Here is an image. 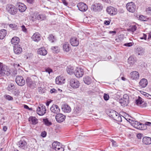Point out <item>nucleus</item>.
<instances>
[{
	"mask_svg": "<svg viewBox=\"0 0 151 151\" xmlns=\"http://www.w3.org/2000/svg\"><path fill=\"white\" fill-rule=\"evenodd\" d=\"M132 125L137 129L144 130L147 129V126H150L151 125V123L149 122H146L144 124L136 121H134L132 123Z\"/></svg>",
	"mask_w": 151,
	"mask_h": 151,
	"instance_id": "1",
	"label": "nucleus"
},
{
	"mask_svg": "<svg viewBox=\"0 0 151 151\" xmlns=\"http://www.w3.org/2000/svg\"><path fill=\"white\" fill-rule=\"evenodd\" d=\"M11 70L8 67L0 62V77L9 76Z\"/></svg>",
	"mask_w": 151,
	"mask_h": 151,
	"instance_id": "2",
	"label": "nucleus"
},
{
	"mask_svg": "<svg viewBox=\"0 0 151 151\" xmlns=\"http://www.w3.org/2000/svg\"><path fill=\"white\" fill-rule=\"evenodd\" d=\"M27 86L31 89L36 88V85L35 81H33L30 77H27L26 80Z\"/></svg>",
	"mask_w": 151,
	"mask_h": 151,
	"instance_id": "3",
	"label": "nucleus"
},
{
	"mask_svg": "<svg viewBox=\"0 0 151 151\" xmlns=\"http://www.w3.org/2000/svg\"><path fill=\"white\" fill-rule=\"evenodd\" d=\"M70 86L73 88H78L80 85V83L77 79L72 78L69 81Z\"/></svg>",
	"mask_w": 151,
	"mask_h": 151,
	"instance_id": "4",
	"label": "nucleus"
},
{
	"mask_svg": "<svg viewBox=\"0 0 151 151\" xmlns=\"http://www.w3.org/2000/svg\"><path fill=\"white\" fill-rule=\"evenodd\" d=\"M46 111L45 106L43 104L39 105L37 109V113L40 116H42L45 114Z\"/></svg>",
	"mask_w": 151,
	"mask_h": 151,
	"instance_id": "5",
	"label": "nucleus"
},
{
	"mask_svg": "<svg viewBox=\"0 0 151 151\" xmlns=\"http://www.w3.org/2000/svg\"><path fill=\"white\" fill-rule=\"evenodd\" d=\"M7 11L10 14L14 15L17 12V9L15 6L12 4H8L6 7Z\"/></svg>",
	"mask_w": 151,
	"mask_h": 151,
	"instance_id": "6",
	"label": "nucleus"
},
{
	"mask_svg": "<svg viewBox=\"0 0 151 151\" xmlns=\"http://www.w3.org/2000/svg\"><path fill=\"white\" fill-rule=\"evenodd\" d=\"M103 9L102 5L99 3H96L91 6V9L95 12L101 11Z\"/></svg>",
	"mask_w": 151,
	"mask_h": 151,
	"instance_id": "7",
	"label": "nucleus"
},
{
	"mask_svg": "<svg viewBox=\"0 0 151 151\" xmlns=\"http://www.w3.org/2000/svg\"><path fill=\"white\" fill-rule=\"evenodd\" d=\"M74 74L77 78L81 77L84 74L83 70L81 68H77L75 70Z\"/></svg>",
	"mask_w": 151,
	"mask_h": 151,
	"instance_id": "8",
	"label": "nucleus"
},
{
	"mask_svg": "<svg viewBox=\"0 0 151 151\" xmlns=\"http://www.w3.org/2000/svg\"><path fill=\"white\" fill-rule=\"evenodd\" d=\"M16 82L19 86H22L25 83V81L22 76H17L16 79Z\"/></svg>",
	"mask_w": 151,
	"mask_h": 151,
	"instance_id": "9",
	"label": "nucleus"
},
{
	"mask_svg": "<svg viewBox=\"0 0 151 151\" xmlns=\"http://www.w3.org/2000/svg\"><path fill=\"white\" fill-rule=\"evenodd\" d=\"M127 9L129 12H133L135 10L136 6L132 2L128 3L126 5Z\"/></svg>",
	"mask_w": 151,
	"mask_h": 151,
	"instance_id": "10",
	"label": "nucleus"
},
{
	"mask_svg": "<svg viewBox=\"0 0 151 151\" xmlns=\"http://www.w3.org/2000/svg\"><path fill=\"white\" fill-rule=\"evenodd\" d=\"M142 100L141 98L139 96L138 98L136 100L135 103L137 105L142 107H145L147 106V104L146 103L144 102Z\"/></svg>",
	"mask_w": 151,
	"mask_h": 151,
	"instance_id": "11",
	"label": "nucleus"
},
{
	"mask_svg": "<svg viewBox=\"0 0 151 151\" xmlns=\"http://www.w3.org/2000/svg\"><path fill=\"white\" fill-rule=\"evenodd\" d=\"M106 10L108 13L111 15L116 14L117 12V9L116 8L111 6L108 7Z\"/></svg>",
	"mask_w": 151,
	"mask_h": 151,
	"instance_id": "12",
	"label": "nucleus"
},
{
	"mask_svg": "<svg viewBox=\"0 0 151 151\" xmlns=\"http://www.w3.org/2000/svg\"><path fill=\"white\" fill-rule=\"evenodd\" d=\"M77 6L79 10L82 12H85L88 9L87 6L83 3H78L77 5Z\"/></svg>",
	"mask_w": 151,
	"mask_h": 151,
	"instance_id": "13",
	"label": "nucleus"
},
{
	"mask_svg": "<svg viewBox=\"0 0 151 151\" xmlns=\"http://www.w3.org/2000/svg\"><path fill=\"white\" fill-rule=\"evenodd\" d=\"M56 121L59 123L63 122L65 119V116L62 114L58 113L55 116Z\"/></svg>",
	"mask_w": 151,
	"mask_h": 151,
	"instance_id": "14",
	"label": "nucleus"
},
{
	"mask_svg": "<svg viewBox=\"0 0 151 151\" xmlns=\"http://www.w3.org/2000/svg\"><path fill=\"white\" fill-rule=\"evenodd\" d=\"M50 110L52 112L55 114H58L60 112V109L59 106L55 104H53L51 107Z\"/></svg>",
	"mask_w": 151,
	"mask_h": 151,
	"instance_id": "15",
	"label": "nucleus"
},
{
	"mask_svg": "<svg viewBox=\"0 0 151 151\" xmlns=\"http://www.w3.org/2000/svg\"><path fill=\"white\" fill-rule=\"evenodd\" d=\"M131 78L132 80H137L139 79V75L138 72L133 71L130 73Z\"/></svg>",
	"mask_w": 151,
	"mask_h": 151,
	"instance_id": "16",
	"label": "nucleus"
},
{
	"mask_svg": "<svg viewBox=\"0 0 151 151\" xmlns=\"http://www.w3.org/2000/svg\"><path fill=\"white\" fill-rule=\"evenodd\" d=\"M14 51L16 54H19L22 52V48L20 45L14 46Z\"/></svg>",
	"mask_w": 151,
	"mask_h": 151,
	"instance_id": "17",
	"label": "nucleus"
},
{
	"mask_svg": "<svg viewBox=\"0 0 151 151\" xmlns=\"http://www.w3.org/2000/svg\"><path fill=\"white\" fill-rule=\"evenodd\" d=\"M19 147L23 149H25L27 148V143L24 140H20L18 143Z\"/></svg>",
	"mask_w": 151,
	"mask_h": 151,
	"instance_id": "18",
	"label": "nucleus"
},
{
	"mask_svg": "<svg viewBox=\"0 0 151 151\" xmlns=\"http://www.w3.org/2000/svg\"><path fill=\"white\" fill-rule=\"evenodd\" d=\"M70 42L72 45L73 46H77L79 44L78 40L76 37H73L70 39Z\"/></svg>",
	"mask_w": 151,
	"mask_h": 151,
	"instance_id": "19",
	"label": "nucleus"
},
{
	"mask_svg": "<svg viewBox=\"0 0 151 151\" xmlns=\"http://www.w3.org/2000/svg\"><path fill=\"white\" fill-rule=\"evenodd\" d=\"M17 5L18 10L21 12H24L27 9L26 6L24 4L19 2L17 3Z\"/></svg>",
	"mask_w": 151,
	"mask_h": 151,
	"instance_id": "20",
	"label": "nucleus"
},
{
	"mask_svg": "<svg viewBox=\"0 0 151 151\" xmlns=\"http://www.w3.org/2000/svg\"><path fill=\"white\" fill-rule=\"evenodd\" d=\"M62 109L63 111L65 113H69L71 111V109L70 106L66 104L62 106Z\"/></svg>",
	"mask_w": 151,
	"mask_h": 151,
	"instance_id": "21",
	"label": "nucleus"
},
{
	"mask_svg": "<svg viewBox=\"0 0 151 151\" xmlns=\"http://www.w3.org/2000/svg\"><path fill=\"white\" fill-rule=\"evenodd\" d=\"M32 18L35 19H42L45 18V16L43 14H40L37 13H35L31 16Z\"/></svg>",
	"mask_w": 151,
	"mask_h": 151,
	"instance_id": "22",
	"label": "nucleus"
},
{
	"mask_svg": "<svg viewBox=\"0 0 151 151\" xmlns=\"http://www.w3.org/2000/svg\"><path fill=\"white\" fill-rule=\"evenodd\" d=\"M147 81L145 78L142 79L139 83V85L142 88L146 87L147 85Z\"/></svg>",
	"mask_w": 151,
	"mask_h": 151,
	"instance_id": "23",
	"label": "nucleus"
},
{
	"mask_svg": "<svg viewBox=\"0 0 151 151\" xmlns=\"http://www.w3.org/2000/svg\"><path fill=\"white\" fill-rule=\"evenodd\" d=\"M32 38L34 41L38 42L40 40L41 37L40 34L38 32H36L32 35Z\"/></svg>",
	"mask_w": 151,
	"mask_h": 151,
	"instance_id": "24",
	"label": "nucleus"
},
{
	"mask_svg": "<svg viewBox=\"0 0 151 151\" xmlns=\"http://www.w3.org/2000/svg\"><path fill=\"white\" fill-rule=\"evenodd\" d=\"M143 143L146 145H150L151 144V138L147 137H144L142 139Z\"/></svg>",
	"mask_w": 151,
	"mask_h": 151,
	"instance_id": "25",
	"label": "nucleus"
},
{
	"mask_svg": "<svg viewBox=\"0 0 151 151\" xmlns=\"http://www.w3.org/2000/svg\"><path fill=\"white\" fill-rule=\"evenodd\" d=\"M19 42V39L17 37H13L11 40V42L14 46L18 45Z\"/></svg>",
	"mask_w": 151,
	"mask_h": 151,
	"instance_id": "26",
	"label": "nucleus"
},
{
	"mask_svg": "<svg viewBox=\"0 0 151 151\" xmlns=\"http://www.w3.org/2000/svg\"><path fill=\"white\" fill-rule=\"evenodd\" d=\"M136 58L133 56L130 57L128 59V62L130 65H132L136 62Z\"/></svg>",
	"mask_w": 151,
	"mask_h": 151,
	"instance_id": "27",
	"label": "nucleus"
},
{
	"mask_svg": "<svg viewBox=\"0 0 151 151\" xmlns=\"http://www.w3.org/2000/svg\"><path fill=\"white\" fill-rule=\"evenodd\" d=\"M83 81L85 83L88 85L90 84L91 83L92 79L91 77L86 76L83 78Z\"/></svg>",
	"mask_w": 151,
	"mask_h": 151,
	"instance_id": "28",
	"label": "nucleus"
},
{
	"mask_svg": "<svg viewBox=\"0 0 151 151\" xmlns=\"http://www.w3.org/2000/svg\"><path fill=\"white\" fill-rule=\"evenodd\" d=\"M37 52L38 54L43 56L46 55L47 53L46 50L44 47L39 49L38 50Z\"/></svg>",
	"mask_w": 151,
	"mask_h": 151,
	"instance_id": "29",
	"label": "nucleus"
},
{
	"mask_svg": "<svg viewBox=\"0 0 151 151\" xmlns=\"http://www.w3.org/2000/svg\"><path fill=\"white\" fill-rule=\"evenodd\" d=\"M75 70L73 67L71 66H69L67 67V71L68 73L70 75H72L74 73Z\"/></svg>",
	"mask_w": 151,
	"mask_h": 151,
	"instance_id": "30",
	"label": "nucleus"
},
{
	"mask_svg": "<svg viewBox=\"0 0 151 151\" xmlns=\"http://www.w3.org/2000/svg\"><path fill=\"white\" fill-rule=\"evenodd\" d=\"M29 121L34 125L37 124L38 122V119L35 117H30L29 119Z\"/></svg>",
	"mask_w": 151,
	"mask_h": 151,
	"instance_id": "31",
	"label": "nucleus"
},
{
	"mask_svg": "<svg viewBox=\"0 0 151 151\" xmlns=\"http://www.w3.org/2000/svg\"><path fill=\"white\" fill-rule=\"evenodd\" d=\"M65 79H63L62 77L59 76L56 78L55 79V82L56 84H57L61 85L63 83V81Z\"/></svg>",
	"mask_w": 151,
	"mask_h": 151,
	"instance_id": "32",
	"label": "nucleus"
},
{
	"mask_svg": "<svg viewBox=\"0 0 151 151\" xmlns=\"http://www.w3.org/2000/svg\"><path fill=\"white\" fill-rule=\"evenodd\" d=\"M144 49L141 47L137 48L136 51V54L138 55H142L144 54Z\"/></svg>",
	"mask_w": 151,
	"mask_h": 151,
	"instance_id": "33",
	"label": "nucleus"
},
{
	"mask_svg": "<svg viewBox=\"0 0 151 151\" xmlns=\"http://www.w3.org/2000/svg\"><path fill=\"white\" fill-rule=\"evenodd\" d=\"M7 34V31L4 29H1L0 30V39H3Z\"/></svg>",
	"mask_w": 151,
	"mask_h": 151,
	"instance_id": "34",
	"label": "nucleus"
},
{
	"mask_svg": "<svg viewBox=\"0 0 151 151\" xmlns=\"http://www.w3.org/2000/svg\"><path fill=\"white\" fill-rule=\"evenodd\" d=\"M117 114H118V113L116 111L113 110H111L110 111L109 116L114 119Z\"/></svg>",
	"mask_w": 151,
	"mask_h": 151,
	"instance_id": "35",
	"label": "nucleus"
},
{
	"mask_svg": "<svg viewBox=\"0 0 151 151\" xmlns=\"http://www.w3.org/2000/svg\"><path fill=\"white\" fill-rule=\"evenodd\" d=\"M63 48L64 51L68 52L70 50L69 45L68 42L65 43L63 45Z\"/></svg>",
	"mask_w": 151,
	"mask_h": 151,
	"instance_id": "36",
	"label": "nucleus"
},
{
	"mask_svg": "<svg viewBox=\"0 0 151 151\" xmlns=\"http://www.w3.org/2000/svg\"><path fill=\"white\" fill-rule=\"evenodd\" d=\"M137 27L135 25L130 26L129 28L127 29V31L128 32H134L137 29Z\"/></svg>",
	"mask_w": 151,
	"mask_h": 151,
	"instance_id": "37",
	"label": "nucleus"
},
{
	"mask_svg": "<svg viewBox=\"0 0 151 151\" xmlns=\"http://www.w3.org/2000/svg\"><path fill=\"white\" fill-rule=\"evenodd\" d=\"M42 122L45 125L47 126H51L52 124V123L50 122L48 119H42Z\"/></svg>",
	"mask_w": 151,
	"mask_h": 151,
	"instance_id": "38",
	"label": "nucleus"
},
{
	"mask_svg": "<svg viewBox=\"0 0 151 151\" xmlns=\"http://www.w3.org/2000/svg\"><path fill=\"white\" fill-rule=\"evenodd\" d=\"M48 38L52 43H53L56 40V38L52 34L50 35Z\"/></svg>",
	"mask_w": 151,
	"mask_h": 151,
	"instance_id": "39",
	"label": "nucleus"
},
{
	"mask_svg": "<svg viewBox=\"0 0 151 151\" xmlns=\"http://www.w3.org/2000/svg\"><path fill=\"white\" fill-rule=\"evenodd\" d=\"M129 101H127L121 99L119 100V103L121 105L123 106H127L129 104Z\"/></svg>",
	"mask_w": 151,
	"mask_h": 151,
	"instance_id": "40",
	"label": "nucleus"
},
{
	"mask_svg": "<svg viewBox=\"0 0 151 151\" xmlns=\"http://www.w3.org/2000/svg\"><path fill=\"white\" fill-rule=\"evenodd\" d=\"M9 27L14 30H17L19 29V26L15 24H9Z\"/></svg>",
	"mask_w": 151,
	"mask_h": 151,
	"instance_id": "41",
	"label": "nucleus"
},
{
	"mask_svg": "<svg viewBox=\"0 0 151 151\" xmlns=\"http://www.w3.org/2000/svg\"><path fill=\"white\" fill-rule=\"evenodd\" d=\"M113 119L119 122H121L122 121V117L118 113Z\"/></svg>",
	"mask_w": 151,
	"mask_h": 151,
	"instance_id": "42",
	"label": "nucleus"
},
{
	"mask_svg": "<svg viewBox=\"0 0 151 151\" xmlns=\"http://www.w3.org/2000/svg\"><path fill=\"white\" fill-rule=\"evenodd\" d=\"M51 49L52 50L53 52L54 53H57L59 51L58 47L57 46L52 47Z\"/></svg>",
	"mask_w": 151,
	"mask_h": 151,
	"instance_id": "43",
	"label": "nucleus"
},
{
	"mask_svg": "<svg viewBox=\"0 0 151 151\" xmlns=\"http://www.w3.org/2000/svg\"><path fill=\"white\" fill-rule=\"evenodd\" d=\"M121 99L124 101H129V96L127 94H124L123 98Z\"/></svg>",
	"mask_w": 151,
	"mask_h": 151,
	"instance_id": "44",
	"label": "nucleus"
},
{
	"mask_svg": "<svg viewBox=\"0 0 151 151\" xmlns=\"http://www.w3.org/2000/svg\"><path fill=\"white\" fill-rule=\"evenodd\" d=\"M60 143L57 141L54 142L52 144V146L53 148L55 149L56 147L58 145V144H60Z\"/></svg>",
	"mask_w": 151,
	"mask_h": 151,
	"instance_id": "45",
	"label": "nucleus"
},
{
	"mask_svg": "<svg viewBox=\"0 0 151 151\" xmlns=\"http://www.w3.org/2000/svg\"><path fill=\"white\" fill-rule=\"evenodd\" d=\"M103 98L105 101H107L109 99V97L108 94L104 93V94Z\"/></svg>",
	"mask_w": 151,
	"mask_h": 151,
	"instance_id": "46",
	"label": "nucleus"
},
{
	"mask_svg": "<svg viewBox=\"0 0 151 151\" xmlns=\"http://www.w3.org/2000/svg\"><path fill=\"white\" fill-rule=\"evenodd\" d=\"M110 141L112 142L113 146L115 147L117 146V144L115 141L112 139H110Z\"/></svg>",
	"mask_w": 151,
	"mask_h": 151,
	"instance_id": "47",
	"label": "nucleus"
},
{
	"mask_svg": "<svg viewBox=\"0 0 151 151\" xmlns=\"http://www.w3.org/2000/svg\"><path fill=\"white\" fill-rule=\"evenodd\" d=\"M40 135L43 137H45L47 135L46 132L45 131L42 132L41 133Z\"/></svg>",
	"mask_w": 151,
	"mask_h": 151,
	"instance_id": "48",
	"label": "nucleus"
},
{
	"mask_svg": "<svg viewBox=\"0 0 151 151\" xmlns=\"http://www.w3.org/2000/svg\"><path fill=\"white\" fill-rule=\"evenodd\" d=\"M146 12L148 14H151V7H149L147 8L146 9Z\"/></svg>",
	"mask_w": 151,
	"mask_h": 151,
	"instance_id": "49",
	"label": "nucleus"
},
{
	"mask_svg": "<svg viewBox=\"0 0 151 151\" xmlns=\"http://www.w3.org/2000/svg\"><path fill=\"white\" fill-rule=\"evenodd\" d=\"M21 27L22 29V30L25 32H27V29L26 28L25 26L24 25H22L21 26Z\"/></svg>",
	"mask_w": 151,
	"mask_h": 151,
	"instance_id": "50",
	"label": "nucleus"
},
{
	"mask_svg": "<svg viewBox=\"0 0 151 151\" xmlns=\"http://www.w3.org/2000/svg\"><path fill=\"white\" fill-rule=\"evenodd\" d=\"M133 45V43L129 42L124 44V45L125 46L129 47L132 46Z\"/></svg>",
	"mask_w": 151,
	"mask_h": 151,
	"instance_id": "51",
	"label": "nucleus"
},
{
	"mask_svg": "<svg viewBox=\"0 0 151 151\" xmlns=\"http://www.w3.org/2000/svg\"><path fill=\"white\" fill-rule=\"evenodd\" d=\"M5 98L6 99L8 100H13V98L9 95H7L5 96Z\"/></svg>",
	"mask_w": 151,
	"mask_h": 151,
	"instance_id": "52",
	"label": "nucleus"
},
{
	"mask_svg": "<svg viewBox=\"0 0 151 151\" xmlns=\"http://www.w3.org/2000/svg\"><path fill=\"white\" fill-rule=\"evenodd\" d=\"M145 94L144 95L145 96V97L147 99H151V95L149 94L145 93Z\"/></svg>",
	"mask_w": 151,
	"mask_h": 151,
	"instance_id": "53",
	"label": "nucleus"
},
{
	"mask_svg": "<svg viewBox=\"0 0 151 151\" xmlns=\"http://www.w3.org/2000/svg\"><path fill=\"white\" fill-rule=\"evenodd\" d=\"M137 17L139 19H142V18H145V17L142 15H140V14H137Z\"/></svg>",
	"mask_w": 151,
	"mask_h": 151,
	"instance_id": "54",
	"label": "nucleus"
},
{
	"mask_svg": "<svg viewBox=\"0 0 151 151\" xmlns=\"http://www.w3.org/2000/svg\"><path fill=\"white\" fill-rule=\"evenodd\" d=\"M64 147H63L61 146L59 148H58L57 151H64Z\"/></svg>",
	"mask_w": 151,
	"mask_h": 151,
	"instance_id": "55",
	"label": "nucleus"
},
{
	"mask_svg": "<svg viewBox=\"0 0 151 151\" xmlns=\"http://www.w3.org/2000/svg\"><path fill=\"white\" fill-rule=\"evenodd\" d=\"M45 71L46 72L48 73L49 74H50L51 72H52V70L50 68H47L45 70Z\"/></svg>",
	"mask_w": 151,
	"mask_h": 151,
	"instance_id": "56",
	"label": "nucleus"
},
{
	"mask_svg": "<svg viewBox=\"0 0 151 151\" xmlns=\"http://www.w3.org/2000/svg\"><path fill=\"white\" fill-rule=\"evenodd\" d=\"M57 92V91L54 88H52L50 90V92L51 93H56Z\"/></svg>",
	"mask_w": 151,
	"mask_h": 151,
	"instance_id": "57",
	"label": "nucleus"
},
{
	"mask_svg": "<svg viewBox=\"0 0 151 151\" xmlns=\"http://www.w3.org/2000/svg\"><path fill=\"white\" fill-rule=\"evenodd\" d=\"M20 92L19 90H17L14 91V94L15 96H18L19 95Z\"/></svg>",
	"mask_w": 151,
	"mask_h": 151,
	"instance_id": "58",
	"label": "nucleus"
},
{
	"mask_svg": "<svg viewBox=\"0 0 151 151\" xmlns=\"http://www.w3.org/2000/svg\"><path fill=\"white\" fill-rule=\"evenodd\" d=\"M147 35L145 34H143V36L140 37V39H144L146 40L147 39Z\"/></svg>",
	"mask_w": 151,
	"mask_h": 151,
	"instance_id": "59",
	"label": "nucleus"
},
{
	"mask_svg": "<svg viewBox=\"0 0 151 151\" xmlns=\"http://www.w3.org/2000/svg\"><path fill=\"white\" fill-rule=\"evenodd\" d=\"M9 88H10L11 90L13 89L14 87V85L13 84H11L9 86Z\"/></svg>",
	"mask_w": 151,
	"mask_h": 151,
	"instance_id": "60",
	"label": "nucleus"
},
{
	"mask_svg": "<svg viewBox=\"0 0 151 151\" xmlns=\"http://www.w3.org/2000/svg\"><path fill=\"white\" fill-rule=\"evenodd\" d=\"M110 22V21L105 20L104 21V24L106 25H109V24Z\"/></svg>",
	"mask_w": 151,
	"mask_h": 151,
	"instance_id": "61",
	"label": "nucleus"
},
{
	"mask_svg": "<svg viewBox=\"0 0 151 151\" xmlns=\"http://www.w3.org/2000/svg\"><path fill=\"white\" fill-rule=\"evenodd\" d=\"M142 134L140 133L138 134L137 135V137L139 139H141L142 137Z\"/></svg>",
	"mask_w": 151,
	"mask_h": 151,
	"instance_id": "62",
	"label": "nucleus"
},
{
	"mask_svg": "<svg viewBox=\"0 0 151 151\" xmlns=\"http://www.w3.org/2000/svg\"><path fill=\"white\" fill-rule=\"evenodd\" d=\"M116 32L115 31H109V33L111 34L112 33L113 34V35H114L115 34H116Z\"/></svg>",
	"mask_w": 151,
	"mask_h": 151,
	"instance_id": "63",
	"label": "nucleus"
},
{
	"mask_svg": "<svg viewBox=\"0 0 151 151\" xmlns=\"http://www.w3.org/2000/svg\"><path fill=\"white\" fill-rule=\"evenodd\" d=\"M62 2L65 5H67L68 4L66 1L65 0H62Z\"/></svg>",
	"mask_w": 151,
	"mask_h": 151,
	"instance_id": "64",
	"label": "nucleus"
}]
</instances>
